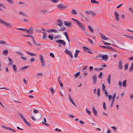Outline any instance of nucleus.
I'll return each mask as SVG.
<instances>
[{
    "label": "nucleus",
    "mask_w": 133,
    "mask_h": 133,
    "mask_svg": "<svg viewBox=\"0 0 133 133\" xmlns=\"http://www.w3.org/2000/svg\"><path fill=\"white\" fill-rule=\"evenodd\" d=\"M72 20L76 22L78 25L80 29L83 31H85L86 30V28L77 19H75L74 18H71Z\"/></svg>",
    "instance_id": "nucleus-1"
},
{
    "label": "nucleus",
    "mask_w": 133,
    "mask_h": 133,
    "mask_svg": "<svg viewBox=\"0 0 133 133\" xmlns=\"http://www.w3.org/2000/svg\"><path fill=\"white\" fill-rule=\"evenodd\" d=\"M15 28L17 30H20L24 31H26L27 34H32L34 32V29L31 27H30L28 29L22 28Z\"/></svg>",
    "instance_id": "nucleus-2"
},
{
    "label": "nucleus",
    "mask_w": 133,
    "mask_h": 133,
    "mask_svg": "<svg viewBox=\"0 0 133 133\" xmlns=\"http://www.w3.org/2000/svg\"><path fill=\"white\" fill-rule=\"evenodd\" d=\"M0 23L6 26L7 27L10 28L11 26V25L9 23L6 22L0 18Z\"/></svg>",
    "instance_id": "nucleus-3"
},
{
    "label": "nucleus",
    "mask_w": 133,
    "mask_h": 133,
    "mask_svg": "<svg viewBox=\"0 0 133 133\" xmlns=\"http://www.w3.org/2000/svg\"><path fill=\"white\" fill-rule=\"evenodd\" d=\"M57 7L59 9H62L67 8L68 6L64 5L62 4H59L57 5Z\"/></svg>",
    "instance_id": "nucleus-4"
},
{
    "label": "nucleus",
    "mask_w": 133,
    "mask_h": 133,
    "mask_svg": "<svg viewBox=\"0 0 133 133\" xmlns=\"http://www.w3.org/2000/svg\"><path fill=\"white\" fill-rule=\"evenodd\" d=\"M56 42L57 43H61L63 45H65L66 44L65 42L62 39H58L56 41Z\"/></svg>",
    "instance_id": "nucleus-5"
},
{
    "label": "nucleus",
    "mask_w": 133,
    "mask_h": 133,
    "mask_svg": "<svg viewBox=\"0 0 133 133\" xmlns=\"http://www.w3.org/2000/svg\"><path fill=\"white\" fill-rule=\"evenodd\" d=\"M100 46L101 47V48H103L105 49H108L111 50L112 51H116V50L115 49L113 48L110 46Z\"/></svg>",
    "instance_id": "nucleus-6"
},
{
    "label": "nucleus",
    "mask_w": 133,
    "mask_h": 133,
    "mask_svg": "<svg viewBox=\"0 0 133 133\" xmlns=\"http://www.w3.org/2000/svg\"><path fill=\"white\" fill-rule=\"evenodd\" d=\"M83 50L85 52H87L90 54H92V52L90 51V50L87 47L85 46H83Z\"/></svg>",
    "instance_id": "nucleus-7"
},
{
    "label": "nucleus",
    "mask_w": 133,
    "mask_h": 133,
    "mask_svg": "<svg viewBox=\"0 0 133 133\" xmlns=\"http://www.w3.org/2000/svg\"><path fill=\"white\" fill-rule=\"evenodd\" d=\"M64 24L68 27H70L71 26V22L68 21H64Z\"/></svg>",
    "instance_id": "nucleus-8"
},
{
    "label": "nucleus",
    "mask_w": 133,
    "mask_h": 133,
    "mask_svg": "<svg viewBox=\"0 0 133 133\" xmlns=\"http://www.w3.org/2000/svg\"><path fill=\"white\" fill-rule=\"evenodd\" d=\"M116 96V93H115L113 94L112 97V100L111 102V103L110 105V106L112 107L113 106V103L114 102Z\"/></svg>",
    "instance_id": "nucleus-9"
},
{
    "label": "nucleus",
    "mask_w": 133,
    "mask_h": 133,
    "mask_svg": "<svg viewBox=\"0 0 133 133\" xmlns=\"http://www.w3.org/2000/svg\"><path fill=\"white\" fill-rule=\"evenodd\" d=\"M114 14L115 15V17L117 21H119V14H118L116 11H115Z\"/></svg>",
    "instance_id": "nucleus-10"
},
{
    "label": "nucleus",
    "mask_w": 133,
    "mask_h": 133,
    "mask_svg": "<svg viewBox=\"0 0 133 133\" xmlns=\"http://www.w3.org/2000/svg\"><path fill=\"white\" fill-rule=\"evenodd\" d=\"M93 79V84L95 85L96 82L97 77L96 75H94L92 77Z\"/></svg>",
    "instance_id": "nucleus-11"
},
{
    "label": "nucleus",
    "mask_w": 133,
    "mask_h": 133,
    "mask_svg": "<svg viewBox=\"0 0 133 133\" xmlns=\"http://www.w3.org/2000/svg\"><path fill=\"white\" fill-rule=\"evenodd\" d=\"M2 127L5 129H7V130H10L11 131H12V132H16V131L10 128H9V127H5V126H2Z\"/></svg>",
    "instance_id": "nucleus-12"
},
{
    "label": "nucleus",
    "mask_w": 133,
    "mask_h": 133,
    "mask_svg": "<svg viewBox=\"0 0 133 133\" xmlns=\"http://www.w3.org/2000/svg\"><path fill=\"white\" fill-rule=\"evenodd\" d=\"M99 34H100V36L102 39L105 40H107L109 39L108 38L106 37L103 34L101 33H99Z\"/></svg>",
    "instance_id": "nucleus-13"
},
{
    "label": "nucleus",
    "mask_w": 133,
    "mask_h": 133,
    "mask_svg": "<svg viewBox=\"0 0 133 133\" xmlns=\"http://www.w3.org/2000/svg\"><path fill=\"white\" fill-rule=\"evenodd\" d=\"M57 21L58 22V23L57 24V25L61 27L63 24L62 21L60 19H58L57 20Z\"/></svg>",
    "instance_id": "nucleus-14"
},
{
    "label": "nucleus",
    "mask_w": 133,
    "mask_h": 133,
    "mask_svg": "<svg viewBox=\"0 0 133 133\" xmlns=\"http://www.w3.org/2000/svg\"><path fill=\"white\" fill-rule=\"evenodd\" d=\"M118 67L120 69H121L122 68V62L121 61H119V62Z\"/></svg>",
    "instance_id": "nucleus-15"
},
{
    "label": "nucleus",
    "mask_w": 133,
    "mask_h": 133,
    "mask_svg": "<svg viewBox=\"0 0 133 133\" xmlns=\"http://www.w3.org/2000/svg\"><path fill=\"white\" fill-rule=\"evenodd\" d=\"M46 31L48 32H54L56 33H57L58 32L55 29H48Z\"/></svg>",
    "instance_id": "nucleus-16"
},
{
    "label": "nucleus",
    "mask_w": 133,
    "mask_h": 133,
    "mask_svg": "<svg viewBox=\"0 0 133 133\" xmlns=\"http://www.w3.org/2000/svg\"><path fill=\"white\" fill-rule=\"evenodd\" d=\"M68 94V95H69V100L70 101V102L72 103V104H73L75 106H76V104L74 103L73 102V101H72V99L71 98V96H70V95L69 94Z\"/></svg>",
    "instance_id": "nucleus-17"
},
{
    "label": "nucleus",
    "mask_w": 133,
    "mask_h": 133,
    "mask_svg": "<svg viewBox=\"0 0 133 133\" xmlns=\"http://www.w3.org/2000/svg\"><path fill=\"white\" fill-rule=\"evenodd\" d=\"M32 39L33 42V43L34 44V45L37 46H40L41 45V44H40L37 43L35 42L34 37H32Z\"/></svg>",
    "instance_id": "nucleus-18"
},
{
    "label": "nucleus",
    "mask_w": 133,
    "mask_h": 133,
    "mask_svg": "<svg viewBox=\"0 0 133 133\" xmlns=\"http://www.w3.org/2000/svg\"><path fill=\"white\" fill-rule=\"evenodd\" d=\"M12 66L14 71L15 72H16L17 71L16 66L15 64H13Z\"/></svg>",
    "instance_id": "nucleus-19"
},
{
    "label": "nucleus",
    "mask_w": 133,
    "mask_h": 133,
    "mask_svg": "<svg viewBox=\"0 0 133 133\" xmlns=\"http://www.w3.org/2000/svg\"><path fill=\"white\" fill-rule=\"evenodd\" d=\"M79 52L80 51L78 50L77 49L76 50V53L75 55V58H76L77 57L78 54Z\"/></svg>",
    "instance_id": "nucleus-20"
},
{
    "label": "nucleus",
    "mask_w": 133,
    "mask_h": 133,
    "mask_svg": "<svg viewBox=\"0 0 133 133\" xmlns=\"http://www.w3.org/2000/svg\"><path fill=\"white\" fill-rule=\"evenodd\" d=\"M92 110L94 115L95 116H96L97 115V112L94 107H93V108L92 109Z\"/></svg>",
    "instance_id": "nucleus-21"
},
{
    "label": "nucleus",
    "mask_w": 133,
    "mask_h": 133,
    "mask_svg": "<svg viewBox=\"0 0 133 133\" xmlns=\"http://www.w3.org/2000/svg\"><path fill=\"white\" fill-rule=\"evenodd\" d=\"M111 75H109L108 77L107 81L108 82V83L109 84H110V77Z\"/></svg>",
    "instance_id": "nucleus-22"
},
{
    "label": "nucleus",
    "mask_w": 133,
    "mask_h": 133,
    "mask_svg": "<svg viewBox=\"0 0 133 133\" xmlns=\"http://www.w3.org/2000/svg\"><path fill=\"white\" fill-rule=\"evenodd\" d=\"M108 58V56L106 55H104L102 56V60L107 59Z\"/></svg>",
    "instance_id": "nucleus-23"
},
{
    "label": "nucleus",
    "mask_w": 133,
    "mask_h": 133,
    "mask_svg": "<svg viewBox=\"0 0 133 133\" xmlns=\"http://www.w3.org/2000/svg\"><path fill=\"white\" fill-rule=\"evenodd\" d=\"M88 28L89 30L91 32H94V31L92 29L91 26L90 25L88 26Z\"/></svg>",
    "instance_id": "nucleus-24"
},
{
    "label": "nucleus",
    "mask_w": 133,
    "mask_h": 133,
    "mask_svg": "<svg viewBox=\"0 0 133 133\" xmlns=\"http://www.w3.org/2000/svg\"><path fill=\"white\" fill-rule=\"evenodd\" d=\"M65 52L69 55H71V54L72 53L71 51H68L67 49H66L65 50Z\"/></svg>",
    "instance_id": "nucleus-25"
},
{
    "label": "nucleus",
    "mask_w": 133,
    "mask_h": 133,
    "mask_svg": "<svg viewBox=\"0 0 133 133\" xmlns=\"http://www.w3.org/2000/svg\"><path fill=\"white\" fill-rule=\"evenodd\" d=\"M91 2L92 3L98 4L99 3V2L95 0H91Z\"/></svg>",
    "instance_id": "nucleus-26"
},
{
    "label": "nucleus",
    "mask_w": 133,
    "mask_h": 133,
    "mask_svg": "<svg viewBox=\"0 0 133 133\" xmlns=\"http://www.w3.org/2000/svg\"><path fill=\"white\" fill-rule=\"evenodd\" d=\"M26 52L29 55L31 56H35L36 55L35 54H33V53H31L30 52L28 51H26Z\"/></svg>",
    "instance_id": "nucleus-27"
},
{
    "label": "nucleus",
    "mask_w": 133,
    "mask_h": 133,
    "mask_svg": "<svg viewBox=\"0 0 133 133\" xmlns=\"http://www.w3.org/2000/svg\"><path fill=\"white\" fill-rule=\"evenodd\" d=\"M126 82H127V81L125 79V80L124 81L122 82V83H123L122 85H123V87H126Z\"/></svg>",
    "instance_id": "nucleus-28"
},
{
    "label": "nucleus",
    "mask_w": 133,
    "mask_h": 133,
    "mask_svg": "<svg viewBox=\"0 0 133 133\" xmlns=\"http://www.w3.org/2000/svg\"><path fill=\"white\" fill-rule=\"evenodd\" d=\"M96 15V14L95 13V12L92 11H91L90 15L91 16H95Z\"/></svg>",
    "instance_id": "nucleus-29"
},
{
    "label": "nucleus",
    "mask_w": 133,
    "mask_h": 133,
    "mask_svg": "<svg viewBox=\"0 0 133 133\" xmlns=\"http://www.w3.org/2000/svg\"><path fill=\"white\" fill-rule=\"evenodd\" d=\"M100 90L99 88H98L97 89V94L98 97L100 96Z\"/></svg>",
    "instance_id": "nucleus-30"
},
{
    "label": "nucleus",
    "mask_w": 133,
    "mask_h": 133,
    "mask_svg": "<svg viewBox=\"0 0 133 133\" xmlns=\"http://www.w3.org/2000/svg\"><path fill=\"white\" fill-rule=\"evenodd\" d=\"M4 54L7 55L8 53V51L7 50H4L3 52Z\"/></svg>",
    "instance_id": "nucleus-31"
},
{
    "label": "nucleus",
    "mask_w": 133,
    "mask_h": 133,
    "mask_svg": "<svg viewBox=\"0 0 133 133\" xmlns=\"http://www.w3.org/2000/svg\"><path fill=\"white\" fill-rule=\"evenodd\" d=\"M46 33L45 32H43V39H45L46 37Z\"/></svg>",
    "instance_id": "nucleus-32"
},
{
    "label": "nucleus",
    "mask_w": 133,
    "mask_h": 133,
    "mask_svg": "<svg viewBox=\"0 0 133 133\" xmlns=\"http://www.w3.org/2000/svg\"><path fill=\"white\" fill-rule=\"evenodd\" d=\"M102 42L105 45H111V44L108 43H107L104 42V41L102 40Z\"/></svg>",
    "instance_id": "nucleus-33"
},
{
    "label": "nucleus",
    "mask_w": 133,
    "mask_h": 133,
    "mask_svg": "<svg viewBox=\"0 0 133 133\" xmlns=\"http://www.w3.org/2000/svg\"><path fill=\"white\" fill-rule=\"evenodd\" d=\"M71 13L72 14L74 15H76L77 14V12L76 11L73 9H72L71 10Z\"/></svg>",
    "instance_id": "nucleus-34"
},
{
    "label": "nucleus",
    "mask_w": 133,
    "mask_h": 133,
    "mask_svg": "<svg viewBox=\"0 0 133 133\" xmlns=\"http://www.w3.org/2000/svg\"><path fill=\"white\" fill-rule=\"evenodd\" d=\"M0 44H5L6 45L7 44V43L5 42L3 40H2L1 41H0Z\"/></svg>",
    "instance_id": "nucleus-35"
},
{
    "label": "nucleus",
    "mask_w": 133,
    "mask_h": 133,
    "mask_svg": "<svg viewBox=\"0 0 133 133\" xmlns=\"http://www.w3.org/2000/svg\"><path fill=\"white\" fill-rule=\"evenodd\" d=\"M66 29L65 27H64L62 28H60V29L58 30V31H63L65 30Z\"/></svg>",
    "instance_id": "nucleus-36"
},
{
    "label": "nucleus",
    "mask_w": 133,
    "mask_h": 133,
    "mask_svg": "<svg viewBox=\"0 0 133 133\" xmlns=\"http://www.w3.org/2000/svg\"><path fill=\"white\" fill-rule=\"evenodd\" d=\"M48 38L51 40H53V37L51 35H49L48 36Z\"/></svg>",
    "instance_id": "nucleus-37"
},
{
    "label": "nucleus",
    "mask_w": 133,
    "mask_h": 133,
    "mask_svg": "<svg viewBox=\"0 0 133 133\" xmlns=\"http://www.w3.org/2000/svg\"><path fill=\"white\" fill-rule=\"evenodd\" d=\"M80 74V72H78L75 75V77H76L79 76Z\"/></svg>",
    "instance_id": "nucleus-38"
},
{
    "label": "nucleus",
    "mask_w": 133,
    "mask_h": 133,
    "mask_svg": "<svg viewBox=\"0 0 133 133\" xmlns=\"http://www.w3.org/2000/svg\"><path fill=\"white\" fill-rule=\"evenodd\" d=\"M102 89L103 91H105V90H107L105 89V86L104 84H102Z\"/></svg>",
    "instance_id": "nucleus-39"
},
{
    "label": "nucleus",
    "mask_w": 133,
    "mask_h": 133,
    "mask_svg": "<svg viewBox=\"0 0 133 133\" xmlns=\"http://www.w3.org/2000/svg\"><path fill=\"white\" fill-rule=\"evenodd\" d=\"M88 40H89V42L90 43L92 44H94V42L92 40L90 39L89 38H88Z\"/></svg>",
    "instance_id": "nucleus-40"
},
{
    "label": "nucleus",
    "mask_w": 133,
    "mask_h": 133,
    "mask_svg": "<svg viewBox=\"0 0 133 133\" xmlns=\"http://www.w3.org/2000/svg\"><path fill=\"white\" fill-rule=\"evenodd\" d=\"M103 75V73L101 72H100L98 76V77L99 78H101L102 77V76Z\"/></svg>",
    "instance_id": "nucleus-41"
},
{
    "label": "nucleus",
    "mask_w": 133,
    "mask_h": 133,
    "mask_svg": "<svg viewBox=\"0 0 133 133\" xmlns=\"http://www.w3.org/2000/svg\"><path fill=\"white\" fill-rule=\"evenodd\" d=\"M52 94H53L54 92V90L52 87H51L50 88Z\"/></svg>",
    "instance_id": "nucleus-42"
},
{
    "label": "nucleus",
    "mask_w": 133,
    "mask_h": 133,
    "mask_svg": "<svg viewBox=\"0 0 133 133\" xmlns=\"http://www.w3.org/2000/svg\"><path fill=\"white\" fill-rule=\"evenodd\" d=\"M40 59L41 61H44L43 57L42 55H39Z\"/></svg>",
    "instance_id": "nucleus-43"
},
{
    "label": "nucleus",
    "mask_w": 133,
    "mask_h": 133,
    "mask_svg": "<svg viewBox=\"0 0 133 133\" xmlns=\"http://www.w3.org/2000/svg\"><path fill=\"white\" fill-rule=\"evenodd\" d=\"M16 53L18 55H21L22 56L23 55V54L20 52L17 51Z\"/></svg>",
    "instance_id": "nucleus-44"
},
{
    "label": "nucleus",
    "mask_w": 133,
    "mask_h": 133,
    "mask_svg": "<svg viewBox=\"0 0 133 133\" xmlns=\"http://www.w3.org/2000/svg\"><path fill=\"white\" fill-rule=\"evenodd\" d=\"M103 108L104 109L106 110V105L105 103L104 102H103Z\"/></svg>",
    "instance_id": "nucleus-45"
},
{
    "label": "nucleus",
    "mask_w": 133,
    "mask_h": 133,
    "mask_svg": "<svg viewBox=\"0 0 133 133\" xmlns=\"http://www.w3.org/2000/svg\"><path fill=\"white\" fill-rule=\"evenodd\" d=\"M22 35L25 37H31L32 38V37H34L30 35Z\"/></svg>",
    "instance_id": "nucleus-46"
},
{
    "label": "nucleus",
    "mask_w": 133,
    "mask_h": 133,
    "mask_svg": "<svg viewBox=\"0 0 133 133\" xmlns=\"http://www.w3.org/2000/svg\"><path fill=\"white\" fill-rule=\"evenodd\" d=\"M0 6L4 8H5L6 7L5 6V5L1 3H0Z\"/></svg>",
    "instance_id": "nucleus-47"
},
{
    "label": "nucleus",
    "mask_w": 133,
    "mask_h": 133,
    "mask_svg": "<svg viewBox=\"0 0 133 133\" xmlns=\"http://www.w3.org/2000/svg\"><path fill=\"white\" fill-rule=\"evenodd\" d=\"M133 70V67H132V66H131L130 68L129 71L130 72H132V71Z\"/></svg>",
    "instance_id": "nucleus-48"
},
{
    "label": "nucleus",
    "mask_w": 133,
    "mask_h": 133,
    "mask_svg": "<svg viewBox=\"0 0 133 133\" xmlns=\"http://www.w3.org/2000/svg\"><path fill=\"white\" fill-rule=\"evenodd\" d=\"M21 58L23 60L25 61L27 59V58L25 57L21 56Z\"/></svg>",
    "instance_id": "nucleus-49"
},
{
    "label": "nucleus",
    "mask_w": 133,
    "mask_h": 133,
    "mask_svg": "<svg viewBox=\"0 0 133 133\" xmlns=\"http://www.w3.org/2000/svg\"><path fill=\"white\" fill-rule=\"evenodd\" d=\"M41 64H42V66L43 67V66H44L45 65V64H44V60L43 61H41Z\"/></svg>",
    "instance_id": "nucleus-50"
},
{
    "label": "nucleus",
    "mask_w": 133,
    "mask_h": 133,
    "mask_svg": "<svg viewBox=\"0 0 133 133\" xmlns=\"http://www.w3.org/2000/svg\"><path fill=\"white\" fill-rule=\"evenodd\" d=\"M128 63L126 64L124 66V69L125 70L127 69L128 67Z\"/></svg>",
    "instance_id": "nucleus-51"
},
{
    "label": "nucleus",
    "mask_w": 133,
    "mask_h": 133,
    "mask_svg": "<svg viewBox=\"0 0 133 133\" xmlns=\"http://www.w3.org/2000/svg\"><path fill=\"white\" fill-rule=\"evenodd\" d=\"M86 111L89 115H91L90 111H89L87 109H86Z\"/></svg>",
    "instance_id": "nucleus-52"
},
{
    "label": "nucleus",
    "mask_w": 133,
    "mask_h": 133,
    "mask_svg": "<svg viewBox=\"0 0 133 133\" xmlns=\"http://www.w3.org/2000/svg\"><path fill=\"white\" fill-rule=\"evenodd\" d=\"M91 11H86L85 12L87 15H90Z\"/></svg>",
    "instance_id": "nucleus-53"
},
{
    "label": "nucleus",
    "mask_w": 133,
    "mask_h": 133,
    "mask_svg": "<svg viewBox=\"0 0 133 133\" xmlns=\"http://www.w3.org/2000/svg\"><path fill=\"white\" fill-rule=\"evenodd\" d=\"M50 1L54 3L57 2L58 1V0H50Z\"/></svg>",
    "instance_id": "nucleus-54"
},
{
    "label": "nucleus",
    "mask_w": 133,
    "mask_h": 133,
    "mask_svg": "<svg viewBox=\"0 0 133 133\" xmlns=\"http://www.w3.org/2000/svg\"><path fill=\"white\" fill-rule=\"evenodd\" d=\"M23 81L26 84H28V82L26 81L25 78L23 79Z\"/></svg>",
    "instance_id": "nucleus-55"
},
{
    "label": "nucleus",
    "mask_w": 133,
    "mask_h": 133,
    "mask_svg": "<svg viewBox=\"0 0 133 133\" xmlns=\"http://www.w3.org/2000/svg\"><path fill=\"white\" fill-rule=\"evenodd\" d=\"M50 55L53 58H54L55 57L54 54L52 53H50Z\"/></svg>",
    "instance_id": "nucleus-56"
},
{
    "label": "nucleus",
    "mask_w": 133,
    "mask_h": 133,
    "mask_svg": "<svg viewBox=\"0 0 133 133\" xmlns=\"http://www.w3.org/2000/svg\"><path fill=\"white\" fill-rule=\"evenodd\" d=\"M48 11V10H42L41 12H42L43 13H46Z\"/></svg>",
    "instance_id": "nucleus-57"
},
{
    "label": "nucleus",
    "mask_w": 133,
    "mask_h": 133,
    "mask_svg": "<svg viewBox=\"0 0 133 133\" xmlns=\"http://www.w3.org/2000/svg\"><path fill=\"white\" fill-rule=\"evenodd\" d=\"M108 98H109V101H110L111 99V98H112L111 95H109V96H108Z\"/></svg>",
    "instance_id": "nucleus-58"
},
{
    "label": "nucleus",
    "mask_w": 133,
    "mask_h": 133,
    "mask_svg": "<svg viewBox=\"0 0 133 133\" xmlns=\"http://www.w3.org/2000/svg\"><path fill=\"white\" fill-rule=\"evenodd\" d=\"M28 67V66H25L22 67L21 69V70H24L25 68H27Z\"/></svg>",
    "instance_id": "nucleus-59"
},
{
    "label": "nucleus",
    "mask_w": 133,
    "mask_h": 133,
    "mask_svg": "<svg viewBox=\"0 0 133 133\" xmlns=\"http://www.w3.org/2000/svg\"><path fill=\"white\" fill-rule=\"evenodd\" d=\"M19 14H21V15H23V16H26L24 14V13H23L22 12H19Z\"/></svg>",
    "instance_id": "nucleus-60"
},
{
    "label": "nucleus",
    "mask_w": 133,
    "mask_h": 133,
    "mask_svg": "<svg viewBox=\"0 0 133 133\" xmlns=\"http://www.w3.org/2000/svg\"><path fill=\"white\" fill-rule=\"evenodd\" d=\"M25 123L29 127H30L31 126L30 123L28 122L27 121Z\"/></svg>",
    "instance_id": "nucleus-61"
},
{
    "label": "nucleus",
    "mask_w": 133,
    "mask_h": 133,
    "mask_svg": "<svg viewBox=\"0 0 133 133\" xmlns=\"http://www.w3.org/2000/svg\"><path fill=\"white\" fill-rule=\"evenodd\" d=\"M88 67V66H87V65H85V66L83 68V69H82V70H85Z\"/></svg>",
    "instance_id": "nucleus-62"
},
{
    "label": "nucleus",
    "mask_w": 133,
    "mask_h": 133,
    "mask_svg": "<svg viewBox=\"0 0 133 133\" xmlns=\"http://www.w3.org/2000/svg\"><path fill=\"white\" fill-rule=\"evenodd\" d=\"M33 112L35 113H37L38 112V111L36 109H34Z\"/></svg>",
    "instance_id": "nucleus-63"
},
{
    "label": "nucleus",
    "mask_w": 133,
    "mask_h": 133,
    "mask_svg": "<svg viewBox=\"0 0 133 133\" xmlns=\"http://www.w3.org/2000/svg\"><path fill=\"white\" fill-rule=\"evenodd\" d=\"M130 99H132L133 98V94H130Z\"/></svg>",
    "instance_id": "nucleus-64"
}]
</instances>
